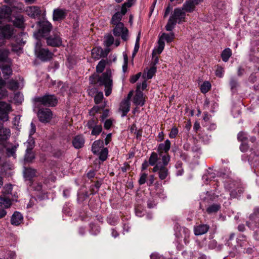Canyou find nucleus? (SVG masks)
Listing matches in <instances>:
<instances>
[{"mask_svg": "<svg viewBox=\"0 0 259 259\" xmlns=\"http://www.w3.org/2000/svg\"><path fill=\"white\" fill-rule=\"evenodd\" d=\"M90 81L92 84H98L99 86L105 87L106 96H110L112 93L113 87V80L111 70L108 69L101 75L94 74L90 77Z\"/></svg>", "mask_w": 259, "mask_h": 259, "instance_id": "nucleus-1", "label": "nucleus"}, {"mask_svg": "<svg viewBox=\"0 0 259 259\" xmlns=\"http://www.w3.org/2000/svg\"><path fill=\"white\" fill-rule=\"evenodd\" d=\"M186 16L185 12L181 8H175L172 12L165 26L166 30L171 31L175 27L177 23L181 24L183 22H186Z\"/></svg>", "mask_w": 259, "mask_h": 259, "instance_id": "nucleus-2", "label": "nucleus"}, {"mask_svg": "<svg viewBox=\"0 0 259 259\" xmlns=\"http://www.w3.org/2000/svg\"><path fill=\"white\" fill-rule=\"evenodd\" d=\"M170 160V157L167 155L162 156V162L158 161L152 168L153 172H157L158 178L160 180H165L169 174V170L166 166L169 163Z\"/></svg>", "mask_w": 259, "mask_h": 259, "instance_id": "nucleus-3", "label": "nucleus"}, {"mask_svg": "<svg viewBox=\"0 0 259 259\" xmlns=\"http://www.w3.org/2000/svg\"><path fill=\"white\" fill-rule=\"evenodd\" d=\"M35 52L37 58L44 62L50 61L54 56V54L48 48L42 47L40 40H37L36 43Z\"/></svg>", "mask_w": 259, "mask_h": 259, "instance_id": "nucleus-4", "label": "nucleus"}, {"mask_svg": "<svg viewBox=\"0 0 259 259\" xmlns=\"http://www.w3.org/2000/svg\"><path fill=\"white\" fill-rule=\"evenodd\" d=\"M34 102L38 105H42L45 107H51L56 106L58 100L54 95L46 94L41 97H35Z\"/></svg>", "mask_w": 259, "mask_h": 259, "instance_id": "nucleus-5", "label": "nucleus"}, {"mask_svg": "<svg viewBox=\"0 0 259 259\" xmlns=\"http://www.w3.org/2000/svg\"><path fill=\"white\" fill-rule=\"evenodd\" d=\"M12 108L10 104L0 102V129L4 128L3 122L9 120V114Z\"/></svg>", "mask_w": 259, "mask_h": 259, "instance_id": "nucleus-6", "label": "nucleus"}, {"mask_svg": "<svg viewBox=\"0 0 259 259\" xmlns=\"http://www.w3.org/2000/svg\"><path fill=\"white\" fill-rule=\"evenodd\" d=\"M171 147V142L170 141L167 139L163 143H160L157 145V152L158 154V156L160 158L161 157V160H162V156L167 155L169 157H170L168 152L170 149Z\"/></svg>", "mask_w": 259, "mask_h": 259, "instance_id": "nucleus-7", "label": "nucleus"}, {"mask_svg": "<svg viewBox=\"0 0 259 259\" xmlns=\"http://www.w3.org/2000/svg\"><path fill=\"white\" fill-rule=\"evenodd\" d=\"M37 116L41 122L48 123L52 118L53 113L49 108H42L38 110Z\"/></svg>", "mask_w": 259, "mask_h": 259, "instance_id": "nucleus-8", "label": "nucleus"}, {"mask_svg": "<svg viewBox=\"0 0 259 259\" xmlns=\"http://www.w3.org/2000/svg\"><path fill=\"white\" fill-rule=\"evenodd\" d=\"M115 25L113 30V34L115 36H121L124 41L127 40L128 38V29L124 27L123 23H119Z\"/></svg>", "mask_w": 259, "mask_h": 259, "instance_id": "nucleus-9", "label": "nucleus"}, {"mask_svg": "<svg viewBox=\"0 0 259 259\" xmlns=\"http://www.w3.org/2000/svg\"><path fill=\"white\" fill-rule=\"evenodd\" d=\"M39 29L38 31L39 36L45 37L48 35L52 28V25L48 21H42L38 22Z\"/></svg>", "mask_w": 259, "mask_h": 259, "instance_id": "nucleus-10", "label": "nucleus"}, {"mask_svg": "<svg viewBox=\"0 0 259 259\" xmlns=\"http://www.w3.org/2000/svg\"><path fill=\"white\" fill-rule=\"evenodd\" d=\"M15 29L10 24H6L0 28V37L2 39H9L14 34Z\"/></svg>", "mask_w": 259, "mask_h": 259, "instance_id": "nucleus-11", "label": "nucleus"}, {"mask_svg": "<svg viewBox=\"0 0 259 259\" xmlns=\"http://www.w3.org/2000/svg\"><path fill=\"white\" fill-rule=\"evenodd\" d=\"M46 42L48 46L58 47L62 45V39L58 33H54L46 38Z\"/></svg>", "mask_w": 259, "mask_h": 259, "instance_id": "nucleus-12", "label": "nucleus"}, {"mask_svg": "<svg viewBox=\"0 0 259 259\" xmlns=\"http://www.w3.org/2000/svg\"><path fill=\"white\" fill-rule=\"evenodd\" d=\"M141 84H137L136 94L133 98V103L137 106H143L145 104L143 93L141 90Z\"/></svg>", "mask_w": 259, "mask_h": 259, "instance_id": "nucleus-13", "label": "nucleus"}, {"mask_svg": "<svg viewBox=\"0 0 259 259\" xmlns=\"http://www.w3.org/2000/svg\"><path fill=\"white\" fill-rule=\"evenodd\" d=\"M68 11L65 9L58 8L53 12V19L54 21H61L66 17Z\"/></svg>", "mask_w": 259, "mask_h": 259, "instance_id": "nucleus-14", "label": "nucleus"}, {"mask_svg": "<svg viewBox=\"0 0 259 259\" xmlns=\"http://www.w3.org/2000/svg\"><path fill=\"white\" fill-rule=\"evenodd\" d=\"M159 160L158 154L156 152H152L149 157L148 161L145 160L142 164L141 169L144 170L147 168L149 165L155 166Z\"/></svg>", "mask_w": 259, "mask_h": 259, "instance_id": "nucleus-15", "label": "nucleus"}, {"mask_svg": "<svg viewBox=\"0 0 259 259\" xmlns=\"http://www.w3.org/2000/svg\"><path fill=\"white\" fill-rule=\"evenodd\" d=\"M14 20H10V19L9 21L12 22L15 27L20 29H24L25 28L24 16L22 15H17L14 16Z\"/></svg>", "mask_w": 259, "mask_h": 259, "instance_id": "nucleus-16", "label": "nucleus"}, {"mask_svg": "<svg viewBox=\"0 0 259 259\" xmlns=\"http://www.w3.org/2000/svg\"><path fill=\"white\" fill-rule=\"evenodd\" d=\"M84 137L82 135L75 136L72 140V146L76 149L82 148L84 146Z\"/></svg>", "mask_w": 259, "mask_h": 259, "instance_id": "nucleus-17", "label": "nucleus"}, {"mask_svg": "<svg viewBox=\"0 0 259 259\" xmlns=\"http://www.w3.org/2000/svg\"><path fill=\"white\" fill-rule=\"evenodd\" d=\"M108 52L104 51L101 47H96L92 50V56L95 60H99L101 57H106Z\"/></svg>", "mask_w": 259, "mask_h": 259, "instance_id": "nucleus-18", "label": "nucleus"}, {"mask_svg": "<svg viewBox=\"0 0 259 259\" xmlns=\"http://www.w3.org/2000/svg\"><path fill=\"white\" fill-rule=\"evenodd\" d=\"M209 228L210 227L207 224H200L197 225L194 228V234L196 236L203 235L208 231Z\"/></svg>", "mask_w": 259, "mask_h": 259, "instance_id": "nucleus-19", "label": "nucleus"}, {"mask_svg": "<svg viewBox=\"0 0 259 259\" xmlns=\"http://www.w3.org/2000/svg\"><path fill=\"white\" fill-rule=\"evenodd\" d=\"M26 12L28 16L32 18H35L41 15V10L39 7L31 6L26 8Z\"/></svg>", "mask_w": 259, "mask_h": 259, "instance_id": "nucleus-20", "label": "nucleus"}, {"mask_svg": "<svg viewBox=\"0 0 259 259\" xmlns=\"http://www.w3.org/2000/svg\"><path fill=\"white\" fill-rule=\"evenodd\" d=\"M12 13V9L8 6L4 5L0 7V18L9 20Z\"/></svg>", "mask_w": 259, "mask_h": 259, "instance_id": "nucleus-21", "label": "nucleus"}, {"mask_svg": "<svg viewBox=\"0 0 259 259\" xmlns=\"http://www.w3.org/2000/svg\"><path fill=\"white\" fill-rule=\"evenodd\" d=\"M131 103L128 100H123L120 104L119 111L122 112L121 117L125 116L130 110Z\"/></svg>", "mask_w": 259, "mask_h": 259, "instance_id": "nucleus-22", "label": "nucleus"}, {"mask_svg": "<svg viewBox=\"0 0 259 259\" xmlns=\"http://www.w3.org/2000/svg\"><path fill=\"white\" fill-rule=\"evenodd\" d=\"M32 189L36 192V194L39 198H44L47 194L46 191L42 189V185L41 183H34L32 185Z\"/></svg>", "mask_w": 259, "mask_h": 259, "instance_id": "nucleus-23", "label": "nucleus"}, {"mask_svg": "<svg viewBox=\"0 0 259 259\" xmlns=\"http://www.w3.org/2000/svg\"><path fill=\"white\" fill-rule=\"evenodd\" d=\"M194 3L190 0L186 1L182 6L181 9L186 13H192L195 10L196 6Z\"/></svg>", "mask_w": 259, "mask_h": 259, "instance_id": "nucleus-24", "label": "nucleus"}, {"mask_svg": "<svg viewBox=\"0 0 259 259\" xmlns=\"http://www.w3.org/2000/svg\"><path fill=\"white\" fill-rule=\"evenodd\" d=\"M23 220L22 214L18 211H15L11 219V223L13 225L18 226Z\"/></svg>", "mask_w": 259, "mask_h": 259, "instance_id": "nucleus-25", "label": "nucleus"}, {"mask_svg": "<svg viewBox=\"0 0 259 259\" xmlns=\"http://www.w3.org/2000/svg\"><path fill=\"white\" fill-rule=\"evenodd\" d=\"M104 148V142L102 140H98L95 141L92 146V151L94 154H97L99 153L100 151L101 150V148Z\"/></svg>", "mask_w": 259, "mask_h": 259, "instance_id": "nucleus-26", "label": "nucleus"}, {"mask_svg": "<svg viewBox=\"0 0 259 259\" xmlns=\"http://www.w3.org/2000/svg\"><path fill=\"white\" fill-rule=\"evenodd\" d=\"M9 54L10 52L8 50H0V61L7 63L11 62V59L8 57Z\"/></svg>", "mask_w": 259, "mask_h": 259, "instance_id": "nucleus-27", "label": "nucleus"}, {"mask_svg": "<svg viewBox=\"0 0 259 259\" xmlns=\"http://www.w3.org/2000/svg\"><path fill=\"white\" fill-rule=\"evenodd\" d=\"M221 208V206L220 204L213 203L207 207L206 211L209 214L215 213L220 210Z\"/></svg>", "mask_w": 259, "mask_h": 259, "instance_id": "nucleus-28", "label": "nucleus"}, {"mask_svg": "<svg viewBox=\"0 0 259 259\" xmlns=\"http://www.w3.org/2000/svg\"><path fill=\"white\" fill-rule=\"evenodd\" d=\"M232 54V51L230 48L225 49L221 55L222 60L225 62H228Z\"/></svg>", "mask_w": 259, "mask_h": 259, "instance_id": "nucleus-29", "label": "nucleus"}, {"mask_svg": "<svg viewBox=\"0 0 259 259\" xmlns=\"http://www.w3.org/2000/svg\"><path fill=\"white\" fill-rule=\"evenodd\" d=\"M2 71L5 79H8L12 74V69L10 66L6 65L2 67Z\"/></svg>", "mask_w": 259, "mask_h": 259, "instance_id": "nucleus-30", "label": "nucleus"}, {"mask_svg": "<svg viewBox=\"0 0 259 259\" xmlns=\"http://www.w3.org/2000/svg\"><path fill=\"white\" fill-rule=\"evenodd\" d=\"M32 149L33 145L26 149L25 160L27 162H31L35 158L34 155L32 152Z\"/></svg>", "mask_w": 259, "mask_h": 259, "instance_id": "nucleus-31", "label": "nucleus"}, {"mask_svg": "<svg viewBox=\"0 0 259 259\" xmlns=\"http://www.w3.org/2000/svg\"><path fill=\"white\" fill-rule=\"evenodd\" d=\"M164 41L165 40L167 43L171 42L175 38V34L174 32L169 33H163L160 37Z\"/></svg>", "mask_w": 259, "mask_h": 259, "instance_id": "nucleus-32", "label": "nucleus"}, {"mask_svg": "<svg viewBox=\"0 0 259 259\" xmlns=\"http://www.w3.org/2000/svg\"><path fill=\"white\" fill-rule=\"evenodd\" d=\"M99 155V158L102 161H105L108 157V149L107 148H103L101 151L97 153Z\"/></svg>", "mask_w": 259, "mask_h": 259, "instance_id": "nucleus-33", "label": "nucleus"}, {"mask_svg": "<svg viewBox=\"0 0 259 259\" xmlns=\"http://www.w3.org/2000/svg\"><path fill=\"white\" fill-rule=\"evenodd\" d=\"M249 219L254 223L259 222V208H255L253 212L249 216Z\"/></svg>", "mask_w": 259, "mask_h": 259, "instance_id": "nucleus-34", "label": "nucleus"}, {"mask_svg": "<svg viewBox=\"0 0 259 259\" xmlns=\"http://www.w3.org/2000/svg\"><path fill=\"white\" fill-rule=\"evenodd\" d=\"M119 218L115 215L111 214L107 218V223L112 226L116 225L119 222Z\"/></svg>", "mask_w": 259, "mask_h": 259, "instance_id": "nucleus-35", "label": "nucleus"}, {"mask_svg": "<svg viewBox=\"0 0 259 259\" xmlns=\"http://www.w3.org/2000/svg\"><path fill=\"white\" fill-rule=\"evenodd\" d=\"M18 146V144H17V145H14L11 148L9 147L6 149V153L8 157L12 156L14 157V158H16V151Z\"/></svg>", "mask_w": 259, "mask_h": 259, "instance_id": "nucleus-36", "label": "nucleus"}, {"mask_svg": "<svg viewBox=\"0 0 259 259\" xmlns=\"http://www.w3.org/2000/svg\"><path fill=\"white\" fill-rule=\"evenodd\" d=\"M107 63V61L105 60L102 59L96 66V71L98 73H102L105 66Z\"/></svg>", "mask_w": 259, "mask_h": 259, "instance_id": "nucleus-37", "label": "nucleus"}, {"mask_svg": "<svg viewBox=\"0 0 259 259\" xmlns=\"http://www.w3.org/2000/svg\"><path fill=\"white\" fill-rule=\"evenodd\" d=\"M122 18V16L120 14H119V12H117L113 15L111 19V23L113 25H114L121 23L120 21H121Z\"/></svg>", "mask_w": 259, "mask_h": 259, "instance_id": "nucleus-38", "label": "nucleus"}, {"mask_svg": "<svg viewBox=\"0 0 259 259\" xmlns=\"http://www.w3.org/2000/svg\"><path fill=\"white\" fill-rule=\"evenodd\" d=\"M24 42L20 41L16 44H12V51L13 52L18 53L22 49V46L24 45Z\"/></svg>", "mask_w": 259, "mask_h": 259, "instance_id": "nucleus-39", "label": "nucleus"}, {"mask_svg": "<svg viewBox=\"0 0 259 259\" xmlns=\"http://www.w3.org/2000/svg\"><path fill=\"white\" fill-rule=\"evenodd\" d=\"M12 204L11 200L5 197H0V206L5 208H9Z\"/></svg>", "mask_w": 259, "mask_h": 259, "instance_id": "nucleus-40", "label": "nucleus"}, {"mask_svg": "<svg viewBox=\"0 0 259 259\" xmlns=\"http://www.w3.org/2000/svg\"><path fill=\"white\" fill-rule=\"evenodd\" d=\"M165 46V44L164 41L159 37L158 41V46L156 49L155 50L156 53L157 54H160L163 51L164 48Z\"/></svg>", "mask_w": 259, "mask_h": 259, "instance_id": "nucleus-41", "label": "nucleus"}, {"mask_svg": "<svg viewBox=\"0 0 259 259\" xmlns=\"http://www.w3.org/2000/svg\"><path fill=\"white\" fill-rule=\"evenodd\" d=\"M102 125L101 124H97L94 126L92 130L91 134L93 136H98L102 131Z\"/></svg>", "mask_w": 259, "mask_h": 259, "instance_id": "nucleus-42", "label": "nucleus"}, {"mask_svg": "<svg viewBox=\"0 0 259 259\" xmlns=\"http://www.w3.org/2000/svg\"><path fill=\"white\" fill-rule=\"evenodd\" d=\"M180 230L182 232L184 235V242L185 244H187L189 242L188 239L190 236V231L185 227H180Z\"/></svg>", "mask_w": 259, "mask_h": 259, "instance_id": "nucleus-43", "label": "nucleus"}, {"mask_svg": "<svg viewBox=\"0 0 259 259\" xmlns=\"http://www.w3.org/2000/svg\"><path fill=\"white\" fill-rule=\"evenodd\" d=\"M210 89L211 84L208 81H204L200 88L201 92L203 94L207 93Z\"/></svg>", "mask_w": 259, "mask_h": 259, "instance_id": "nucleus-44", "label": "nucleus"}, {"mask_svg": "<svg viewBox=\"0 0 259 259\" xmlns=\"http://www.w3.org/2000/svg\"><path fill=\"white\" fill-rule=\"evenodd\" d=\"M98 119L97 118L93 117L91 119L89 120L87 123V126L89 129H92L94 126L98 124Z\"/></svg>", "mask_w": 259, "mask_h": 259, "instance_id": "nucleus-45", "label": "nucleus"}, {"mask_svg": "<svg viewBox=\"0 0 259 259\" xmlns=\"http://www.w3.org/2000/svg\"><path fill=\"white\" fill-rule=\"evenodd\" d=\"M191 151L194 153H200L201 151V147L198 144L197 140H193V145L191 146Z\"/></svg>", "mask_w": 259, "mask_h": 259, "instance_id": "nucleus-46", "label": "nucleus"}, {"mask_svg": "<svg viewBox=\"0 0 259 259\" xmlns=\"http://www.w3.org/2000/svg\"><path fill=\"white\" fill-rule=\"evenodd\" d=\"M36 172V171L35 169L31 168H28L26 170L25 176L29 179H30L35 176Z\"/></svg>", "mask_w": 259, "mask_h": 259, "instance_id": "nucleus-47", "label": "nucleus"}, {"mask_svg": "<svg viewBox=\"0 0 259 259\" xmlns=\"http://www.w3.org/2000/svg\"><path fill=\"white\" fill-rule=\"evenodd\" d=\"M156 72V67L155 66L151 67L147 71L146 78L150 79L153 77Z\"/></svg>", "mask_w": 259, "mask_h": 259, "instance_id": "nucleus-48", "label": "nucleus"}, {"mask_svg": "<svg viewBox=\"0 0 259 259\" xmlns=\"http://www.w3.org/2000/svg\"><path fill=\"white\" fill-rule=\"evenodd\" d=\"M104 98L103 93L102 92H98L94 97V101L96 104L100 103Z\"/></svg>", "mask_w": 259, "mask_h": 259, "instance_id": "nucleus-49", "label": "nucleus"}, {"mask_svg": "<svg viewBox=\"0 0 259 259\" xmlns=\"http://www.w3.org/2000/svg\"><path fill=\"white\" fill-rule=\"evenodd\" d=\"M229 84L232 90L236 89L239 85L237 80L234 77H232L230 79Z\"/></svg>", "mask_w": 259, "mask_h": 259, "instance_id": "nucleus-50", "label": "nucleus"}, {"mask_svg": "<svg viewBox=\"0 0 259 259\" xmlns=\"http://www.w3.org/2000/svg\"><path fill=\"white\" fill-rule=\"evenodd\" d=\"M104 106H95L91 110L90 113L93 116L97 113L100 112V110H103Z\"/></svg>", "mask_w": 259, "mask_h": 259, "instance_id": "nucleus-51", "label": "nucleus"}, {"mask_svg": "<svg viewBox=\"0 0 259 259\" xmlns=\"http://www.w3.org/2000/svg\"><path fill=\"white\" fill-rule=\"evenodd\" d=\"M178 132H179V131H178V128L176 127H173L171 129L170 133H169V135H168L169 137L171 139L175 138L177 137V136L178 135Z\"/></svg>", "mask_w": 259, "mask_h": 259, "instance_id": "nucleus-52", "label": "nucleus"}, {"mask_svg": "<svg viewBox=\"0 0 259 259\" xmlns=\"http://www.w3.org/2000/svg\"><path fill=\"white\" fill-rule=\"evenodd\" d=\"M114 38L111 35H108L105 40L106 46L107 47L111 46L114 42Z\"/></svg>", "mask_w": 259, "mask_h": 259, "instance_id": "nucleus-53", "label": "nucleus"}, {"mask_svg": "<svg viewBox=\"0 0 259 259\" xmlns=\"http://www.w3.org/2000/svg\"><path fill=\"white\" fill-rule=\"evenodd\" d=\"M113 119L111 118L106 119L104 123V127L106 130H109L113 125Z\"/></svg>", "mask_w": 259, "mask_h": 259, "instance_id": "nucleus-54", "label": "nucleus"}, {"mask_svg": "<svg viewBox=\"0 0 259 259\" xmlns=\"http://www.w3.org/2000/svg\"><path fill=\"white\" fill-rule=\"evenodd\" d=\"M224 72V68L222 66L218 65L215 70V75L219 77H222Z\"/></svg>", "mask_w": 259, "mask_h": 259, "instance_id": "nucleus-55", "label": "nucleus"}, {"mask_svg": "<svg viewBox=\"0 0 259 259\" xmlns=\"http://www.w3.org/2000/svg\"><path fill=\"white\" fill-rule=\"evenodd\" d=\"M123 64L122 66V70L123 72H125L127 70V66H128V57L126 54L123 55Z\"/></svg>", "mask_w": 259, "mask_h": 259, "instance_id": "nucleus-56", "label": "nucleus"}, {"mask_svg": "<svg viewBox=\"0 0 259 259\" xmlns=\"http://www.w3.org/2000/svg\"><path fill=\"white\" fill-rule=\"evenodd\" d=\"M147 177V174L144 172L141 174L140 178L138 181L139 184L140 185H142L144 184L146 181V179Z\"/></svg>", "mask_w": 259, "mask_h": 259, "instance_id": "nucleus-57", "label": "nucleus"}, {"mask_svg": "<svg viewBox=\"0 0 259 259\" xmlns=\"http://www.w3.org/2000/svg\"><path fill=\"white\" fill-rule=\"evenodd\" d=\"M237 139L239 141L245 142L247 140V138L243 132H241L238 133L237 135Z\"/></svg>", "mask_w": 259, "mask_h": 259, "instance_id": "nucleus-58", "label": "nucleus"}, {"mask_svg": "<svg viewBox=\"0 0 259 259\" xmlns=\"http://www.w3.org/2000/svg\"><path fill=\"white\" fill-rule=\"evenodd\" d=\"M141 75V72H139L136 75H133L130 78V82L132 83H135L140 78Z\"/></svg>", "mask_w": 259, "mask_h": 259, "instance_id": "nucleus-59", "label": "nucleus"}, {"mask_svg": "<svg viewBox=\"0 0 259 259\" xmlns=\"http://www.w3.org/2000/svg\"><path fill=\"white\" fill-rule=\"evenodd\" d=\"M108 116H109V110L106 109L103 110V112L100 116V119L102 121H103Z\"/></svg>", "mask_w": 259, "mask_h": 259, "instance_id": "nucleus-60", "label": "nucleus"}, {"mask_svg": "<svg viewBox=\"0 0 259 259\" xmlns=\"http://www.w3.org/2000/svg\"><path fill=\"white\" fill-rule=\"evenodd\" d=\"M10 89H16L18 88V83L14 80L10 81L9 82Z\"/></svg>", "mask_w": 259, "mask_h": 259, "instance_id": "nucleus-61", "label": "nucleus"}, {"mask_svg": "<svg viewBox=\"0 0 259 259\" xmlns=\"http://www.w3.org/2000/svg\"><path fill=\"white\" fill-rule=\"evenodd\" d=\"M8 92L4 88H0V99H2L5 97L7 96Z\"/></svg>", "mask_w": 259, "mask_h": 259, "instance_id": "nucleus-62", "label": "nucleus"}, {"mask_svg": "<svg viewBox=\"0 0 259 259\" xmlns=\"http://www.w3.org/2000/svg\"><path fill=\"white\" fill-rule=\"evenodd\" d=\"M130 165L127 162H125L123 163V166L121 167V170L123 172H126L127 170L130 169Z\"/></svg>", "mask_w": 259, "mask_h": 259, "instance_id": "nucleus-63", "label": "nucleus"}, {"mask_svg": "<svg viewBox=\"0 0 259 259\" xmlns=\"http://www.w3.org/2000/svg\"><path fill=\"white\" fill-rule=\"evenodd\" d=\"M172 10V7L170 6V5H168V6L165 8L164 15H163V18H165L167 17V16L169 15L170 12Z\"/></svg>", "mask_w": 259, "mask_h": 259, "instance_id": "nucleus-64", "label": "nucleus"}]
</instances>
